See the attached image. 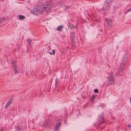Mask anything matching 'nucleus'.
I'll return each instance as SVG.
<instances>
[{
	"instance_id": "nucleus-15",
	"label": "nucleus",
	"mask_w": 131,
	"mask_h": 131,
	"mask_svg": "<svg viewBox=\"0 0 131 131\" xmlns=\"http://www.w3.org/2000/svg\"><path fill=\"white\" fill-rule=\"evenodd\" d=\"M52 51V52H49V53L51 55H54L55 53V50H53Z\"/></svg>"
},
{
	"instance_id": "nucleus-24",
	"label": "nucleus",
	"mask_w": 131,
	"mask_h": 131,
	"mask_svg": "<svg viewBox=\"0 0 131 131\" xmlns=\"http://www.w3.org/2000/svg\"><path fill=\"white\" fill-rule=\"evenodd\" d=\"M68 8V7L67 6H66L64 7V9L66 10Z\"/></svg>"
},
{
	"instance_id": "nucleus-13",
	"label": "nucleus",
	"mask_w": 131,
	"mask_h": 131,
	"mask_svg": "<svg viewBox=\"0 0 131 131\" xmlns=\"http://www.w3.org/2000/svg\"><path fill=\"white\" fill-rule=\"evenodd\" d=\"M75 27V26L73 24H70L69 25V27L71 29H73Z\"/></svg>"
},
{
	"instance_id": "nucleus-23",
	"label": "nucleus",
	"mask_w": 131,
	"mask_h": 131,
	"mask_svg": "<svg viewBox=\"0 0 131 131\" xmlns=\"http://www.w3.org/2000/svg\"><path fill=\"white\" fill-rule=\"evenodd\" d=\"M128 127L130 128H131V126L130 125H129L127 126Z\"/></svg>"
},
{
	"instance_id": "nucleus-6",
	"label": "nucleus",
	"mask_w": 131,
	"mask_h": 131,
	"mask_svg": "<svg viewBox=\"0 0 131 131\" xmlns=\"http://www.w3.org/2000/svg\"><path fill=\"white\" fill-rule=\"evenodd\" d=\"M60 125V122H59L57 123L56 126L55 127L54 131H58L59 129V128Z\"/></svg>"
},
{
	"instance_id": "nucleus-2",
	"label": "nucleus",
	"mask_w": 131,
	"mask_h": 131,
	"mask_svg": "<svg viewBox=\"0 0 131 131\" xmlns=\"http://www.w3.org/2000/svg\"><path fill=\"white\" fill-rule=\"evenodd\" d=\"M107 81L108 85H111L114 83V78L112 73L111 72L108 77Z\"/></svg>"
},
{
	"instance_id": "nucleus-9",
	"label": "nucleus",
	"mask_w": 131,
	"mask_h": 131,
	"mask_svg": "<svg viewBox=\"0 0 131 131\" xmlns=\"http://www.w3.org/2000/svg\"><path fill=\"white\" fill-rule=\"evenodd\" d=\"M63 27L64 26L63 25L59 26L57 27L56 30L60 31L63 28Z\"/></svg>"
},
{
	"instance_id": "nucleus-3",
	"label": "nucleus",
	"mask_w": 131,
	"mask_h": 131,
	"mask_svg": "<svg viewBox=\"0 0 131 131\" xmlns=\"http://www.w3.org/2000/svg\"><path fill=\"white\" fill-rule=\"evenodd\" d=\"M125 56L124 57V58L123 61L121 63V68H120V70L118 71V74L119 75H121V73L122 72V70L124 68V66L125 65V62L126 61V57Z\"/></svg>"
},
{
	"instance_id": "nucleus-19",
	"label": "nucleus",
	"mask_w": 131,
	"mask_h": 131,
	"mask_svg": "<svg viewBox=\"0 0 131 131\" xmlns=\"http://www.w3.org/2000/svg\"><path fill=\"white\" fill-rule=\"evenodd\" d=\"M95 97V96L94 95H92V97L91 98V100H92V101H93Z\"/></svg>"
},
{
	"instance_id": "nucleus-22",
	"label": "nucleus",
	"mask_w": 131,
	"mask_h": 131,
	"mask_svg": "<svg viewBox=\"0 0 131 131\" xmlns=\"http://www.w3.org/2000/svg\"><path fill=\"white\" fill-rule=\"evenodd\" d=\"M10 105V104H9L7 103V104H6V105L5 107H8L9 105Z\"/></svg>"
},
{
	"instance_id": "nucleus-1",
	"label": "nucleus",
	"mask_w": 131,
	"mask_h": 131,
	"mask_svg": "<svg viewBox=\"0 0 131 131\" xmlns=\"http://www.w3.org/2000/svg\"><path fill=\"white\" fill-rule=\"evenodd\" d=\"M52 7V4L49 3L47 4L36 5L31 10L30 13L32 14L38 15L41 14L44 11L48 12Z\"/></svg>"
},
{
	"instance_id": "nucleus-17",
	"label": "nucleus",
	"mask_w": 131,
	"mask_h": 131,
	"mask_svg": "<svg viewBox=\"0 0 131 131\" xmlns=\"http://www.w3.org/2000/svg\"><path fill=\"white\" fill-rule=\"evenodd\" d=\"M27 41L28 42V44L29 45H30L31 44V41L30 40V39H28L27 40Z\"/></svg>"
},
{
	"instance_id": "nucleus-5",
	"label": "nucleus",
	"mask_w": 131,
	"mask_h": 131,
	"mask_svg": "<svg viewBox=\"0 0 131 131\" xmlns=\"http://www.w3.org/2000/svg\"><path fill=\"white\" fill-rule=\"evenodd\" d=\"M12 63L14 73L15 74L17 73H18V70L17 67L16 66L15 63L14 62L12 61Z\"/></svg>"
},
{
	"instance_id": "nucleus-21",
	"label": "nucleus",
	"mask_w": 131,
	"mask_h": 131,
	"mask_svg": "<svg viewBox=\"0 0 131 131\" xmlns=\"http://www.w3.org/2000/svg\"><path fill=\"white\" fill-rule=\"evenodd\" d=\"M131 11V8L129 9L127 11L125 12V14H127L128 12Z\"/></svg>"
},
{
	"instance_id": "nucleus-4",
	"label": "nucleus",
	"mask_w": 131,
	"mask_h": 131,
	"mask_svg": "<svg viewBox=\"0 0 131 131\" xmlns=\"http://www.w3.org/2000/svg\"><path fill=\"white\" fill-rule=\"evenodd\" d=\"M106 26L108 28L111 27L112 26V21L111 19L108 18L106 19Z\"/></svg>"
},
{
	"instance_id": "nucleus-7",
	"label": "nucleus",
	"mask_w": 131,
	"mask_h": 131,
	"mask_svg": "<svg viewBox=\"0 0 131 131\" xmlns=\"http://www.w3.org/2000/svg\"><path fill=\"white\" fill-rule=\"evenodd\" d=\"M75 32H71V37L72 42H74L73 39L74 38H75Z\"/></svg>"
},
{
	"instance_id": "nucleus-8",
	"label": "nucleus",
	"mask_w": 131,
	"mask_h": 131,
	"mask_svg": "<svg viewBox=\"0 0 131 131\" xmlns=\"http://www.w3.org/2000/svg\"><path fill=\"white\" fill-rule=\"evenodd\" d=\"M110 5L106 4V3H104L103 7V9L105 10L108 9L110 7Z\"/></svg>"
},
{
	"instance_id": "nucleus-20",
	"label": "nucleus",
	"mask_w": 131,
	"mask_h": 131,
	"mask_svg": "<svg viewBox=\"0 0 131 131\" xmlns=\"http://www.w3.org/2000/svg\"><path fill=\"white\" fill-rule=\"evenodd\" d=\"M94 92L95 93H97L98 92V91L97 89H95L94 90Z\"/></svg>"
},
{
	"instance_id": "nucleus-25",
	"label": "nucleus",
	"mask_w": 131,
	"mask_h": 131,
	"mask_svg": "<svg viewBox=\"0 0 131 131\" xmlns=\"http://www.w3.org/2000/svg\"><path fill=\"white\" fill-rule=\"evenodd\" d=\"M1 131H3V129H1Z\"/></svg>"
},
{
	"instance_id": "nucleus-14",
	"label": "nucleus",
	"mask_w": 131,
	"mask_h": 131,
	"mask_svg": "<svg viewBox=\"0 0 131 131\" xmlns=\"http://www.w3.org/2000/svg\"><path fill=\"white\" fill-rule=\"evenodd\" d=\"M12 100H13V98L11 97L9 99L7 103L9 104H11V103H12Z\"/></svg>"
},
{
	"instance_id": "nucleus-18",
	"label": "nucleus",
	"mask_w": 131,
	"mask_h": 131,
	"mask_svg": "<svg viewBox=\"0 0 131 131\" xmlns=\"http://www.w3.org/2000/svg\"><path fill=\"white\" fill-rule=\"evenodd\" d=\"M21 128H20L19 126H18L17 129V131H21Z\"/></svg>"
},
{
	"instance_id": "nucleus-11",
	"label": "nucleus",
	"mask_w": 131,
	"mask_h": 131,
	"mask_svg": "<svg viewBox=\"0 0 131 131\" xmlns=\"http://www.w3.org/2000/svg\"><path fill=\"white\" fill-rule=\"evenodd\" d=\"M19 20H22L25 18V16L22 15H19Z\"/></svg>"
},
{
	"instance_id": "nucleus-10",
	"label": "nucleus",
	"mask_w": 131,
	"mask_h": 131,
	"mask_svg": "<svg viewBox=\"0 0 131 131\" xmlns=\"http://www.w3.org/2000/svg\"><path fill=\"white\" fill-rule=\"evenodd\" d=\"M112 0H110V1L109 0H106L105 2V3H106V4L110 5L111 3L112 2Z\"/></svg>"
},
{
	"instance_id": "nucleus-26",
	"label": "nucleus",
	"mask_w": 131,
	"mask_h": 131,
	"mask_svg": "<svg viewBox=\"0 0 131 131\" xmlns=\"http://www.w3.org/2000/svg\"><path fill=\"white\" fill-rule=\"evenodd\" d=\"M102 123V122H101V123Z\"/></svg>"
},
{
	"instance_id": "nucleus-16",
	"label": "nucleus",
	"mask_w": 131,
	"mask_h": 131,
	"mask_svg": "<svg viewBox=\"0 0 131 131\" xmlns=\"http://www.w3.org/2000/svg\"><path fill=\"white\" fill-rule=\"evenodd\" d=\"M5 19L4 18H2L0 19V24H1L3 22H4L5 20Z\"/></svg>"
},
{
	"instance_id": "nucleus-12",
	"label": "nucleus",
	"mask_w": 131,
	"mask_h": 131,
	"mask_svg": "<svg viewBox=\"0 0 131 131\" xmlns=\"http://www.w3.org/2000/svg\"><path fill=\"white\" fill-rule=\"evenodd\" d=\"M59 81V80L58 79L56 78L55 80V86L56 88L57 86V85L58 84V82Z\"/></svg>"
}]
</instances>
